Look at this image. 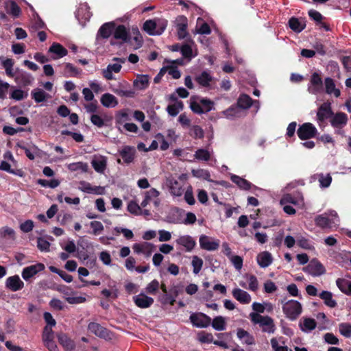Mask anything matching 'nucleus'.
Wrapping results in <instances>:
<instances>
[{
  "instance_id": "nucleus-63",
  "label": "nucleus",
  "mask_w": 351,
  "mask_h": 351,
  "mask_svg": "<svg viewBox=\"0 0 351 351\" xmlns=\"http://www.w3.org/2000/svg\"><path fill=\"white\" fill-rule=\"evenodd\" d=\"M54 339L53 331L51 327L46 326L44 328L43 333V343L53 341Z\"/></svg>"
},
{
  "instance_id": "nucleus-59",
  "label": "nucleus",
  "mask_w": 351,
  "mask_h": 351,
  "mask_svg": "<svg viewBox=\"0 0 351 351\" xmlns=\"http://www.w3.org/2000/svg\"><path fill=\"white\" fill-rule=\"evenodd\" d=\"M159 287V282L157 280H153L150 283H149L147 285L145 291L147 293L154 295L158 291Z\"/></svg>"
},
{
  "instance_id": "nucleus-15",
  "label": "nucleus",
  "mask_w": 351,
  "mask_h": 351,
  "mask_svg": "<svg viewBox=\"0 0 351 351\" xmlns=\"http://www.w3.org/2000/svg\"><path fill=\"white\" fill-rule=\"evenodd\" d=\"M199 246L202 249L207 251H214L219 248V241L202 234L199 239Z\"/></svg>"
},
{
  "instance_id": "nucleus-43",
  "label": "nucleus",
  "mask_w": 351,
  "mask_h": 351,
  "mask_svg": "<svg viewBox=\"0 0 351 351\" xmlns=\"http://www.w3.org/2000/svg\"><path fill=\"white\" fill-rule=\"evenodd\" d=\"M290 28L295 32H302L305 27V23L297 18L292 17L289 21Z\"/></svg>"
},
{
  "instance_id": "nucleus-12",
  "label": "nucleus",
  "mask_w": 351,
  "mask_h": 351,
  "mask_svg": "<svg viewBox=\"0 0 351 351\" xmlns=\"http://www.w3.org/2000/svg\"><path fill=\"white\" fill-rule=\"evenodd\" d=\"M331 104L330 102H324L317 109V121L320 125L326 119H330L332 115Z\"/></svg>"
},
{
  "instance_id": "nucleus-37",
  "label": "nucleus",
  "mask_w": 351,
  "mask_h": 351,
  "mask_svg": "<svg viewBox=\"0 0 351 351\" xmlns=\"http://www.w3.org/2000/svg\"><path fill=\"white\" fill-rule=\"evenodd\" d=\"M149 77L147 75H138L134 81V86L138 90H143L148 87Z\"/></svg>"
},
{
  "instance_id": "nucleus-6",
  "label": "nucleus",
  "mask_w": 351,
  "mask_h": 351,
  "mask_svg": "<svg viewBox=\"0 0 351 351\" xmlns=\"http://www.w3.org/2000/svg\"><path fill=\"white\" fill-rule=\"evenodd\" d=\"M88 330L97 337L105 340H111L112 339V332L98 323H89L88 325Z\"/></svg>"
},
{
  "instance_id": "nucleus-57",
  "label": "nucleus",
  "mask_w": 351,
  "mask_h": 351,
  "mask_svg": "<svg viewBox=\"0 0 351 351\" xmlns=\"http://www.w3.org/2000/svg\"><path fill=\"white\" fill-rule=\"evenodd\" d=\"M128 210L135 215H141L142 214L141 206L135 201H130L128 203Z\"/></svg>"
},
{
  "instance_id": "nucleus-4",
  "label": "nucleus",
  "mask_w": 351,
  "mask_h": 351,
  "mask_svg": "<svg viewBox=\"0 0 351 351\" xmlns=\"http://www.w3.org/2000/svg\"><path fill=\"white\" fill-rule=\"evenodd\" d=\"M167 25L165 19L147 20L143 24V29L149 35L156 36L162 34Z\"/></svg>"
},
{
  "instance_id": "nucleus-54",
  "label": "nucleus",
  "mask_w": 351,
  "mask_h": 351,
  "mask_svg": "<svg viewBox=\"0 0 351 351\" xmlns=\"http://www.w3.org/2000/svg\"><path fill=\"white\" fill-rule=\"evenodd\" d=\"M240 110L238 106H232L227 110L223 112V114L228 119H233L234 117H239Z\"/></svg>"
},
{
  "instance_id": "nucleus-51",
  "label": "nucleus",
  "mask_w": 351,
  "mask_h": 351,
  "mask_svg": "<svg viewBox=\"0 0 351 351\" xmlns=\"http://www.w3.org/2000/svg\"><path fill=\"white\" fill-rule=\"evenodd\" d=\"M8 12L14 17H18L21 14V8L14 1H10L6 5Z\"/></svg>"
},
{
  "instance_id": "nucleus-17",
  "label": "nucleus",
  "mask_w": 351,
  "mask_h": 351,
  "mask_svg": "<svg viewBox=\"0 0 351 351\" xmlns=\"http://www.w3.org/2000/svg\"><path fill=\"white\" fill-rule=\"evenodd\" d=\"M14 77L16 83L24 86L32 84L34 80L30 73L19 69H16Z\"/></svg>"
},
{
  "instance_id": "nucleus-24",
  "label": "nucleus",
  "mask_w": 351,
  "mask_h": 351,
  "mask_svg": "<svg viewBox=\"0 0 351 351\" xmlns=\"http://www.w3.org/2000/svg\"><path fill=\"white\" fill-rule=\"evenodd\" d=\"M187 19L185 16H180L179 17L177 18L176 27L178 36L179 39H184L187 36Z\"/></svg>"
},
{
  "instance_id": "nucleus-48",
  "label": "nucleus",
  "mask_w": 351,
  "mask_h": 351,
  "mask_svg": "<svg viewBox=\"0 0 351 351\" xmlns=\"http://www.w3.org/2000/svg\"><path fill=\"white\" fill-rule=\"evenodd\" d=\"M210 324L217 331H222L226 329V319L222 316L215 317Z\"/></svg>"
},
{
  "instance_id": "nucleus-18",
  "label": "nucleus",
  "mask_w": 351,
  "mask_h": 351,
  "mask_svg": "<svg viewBox=\"0 0 351 351\" xmlns=\"http://www.w3.org/2000/svg\"><path fill=\"white\" fill-rule=\"evenodd\" d=\"M44 269L45 265L43 263H36L23 268L21 275L23 278L27 281Z\"/></svg>"
},
{
  "instance_id": "nucleus-64",
  "label": "nucleus",
  "mask_w": 351,
  "mask_h": 351,
  "mask_svg": "<svg viewBox=\"0 0 351 351\" xmlns=\"http://www.w3.org/2000/svg\"><path fill=\"white\" fill-rule=\"evenodd\" d=\"M235 269L238 271L241 270L243 267V258L240 256L232 255L229 258Z\"/></svg>"
},
{
  "instance_id": "nucleus-53",
  "label": "nucleus",
  "mask_w": 351,
  "mask_h": 351,
  "mask_svg": "<svg viewBox=\"0 0 351 351\" xmlns=\"http://www.w3.org/2000/svg\"><path fill=\"white\" fill-rule=\"evenodd\" d=\"M191 265L193 267V272L198 274L203 266V260L197 256H193L192 258Z\"/></svg>"
},
{
  "instance_id": "nucleus-45",
  "label": "nucleus",
  "mask_w": 351,
  "mask_h": 351,
  "mask_svg": "<svg viewBox=\"0 0 351 351\" xmlns=\"http://www.w3.org/2000/svg\"><path fill=\"white\" fill-rule=\"evenodd\" d=\"M319 297L324 301L326 306L334 308L337 306V302L332 299V294L331 292L328 291H323L320 294Z\"/></svg>"
},
{
  "instance_id": "nucleus-40",
  "label": "nucleus",
  "mask_w": 351,
  "mask_h": 351,
  "mask_svg": "<svg viewBox=\"0 0 351 351\" xmlns=\"http://www.w3.org/2000/svg\"><path fill=\"white\" fill-rule=\"evenodd\" d=\"M315 176L318 180L321 188H328L332 182V177L330 173H317Z\"/></svg>"
},
{
  "instance_id": "nucleus-33",
  "label": "nucleus",
  "mask_w": 351,
  "mask_h": 351,
  "mask_svg": "<svg viewBox=\"0 0 351 351\" xmlns=\"http://www.w3.org/2000/svg\"><path fill=\"white\" fill-rule=\"evenodd\" d=\"M101 104L106 108H114L118 104V100L110 93L104 94L100 99Z\"/></svg>"
},
{
  "instance_id": "nucleus-55",
  "label": "nucleus",
  "mask_w": 351,
  "mask_h": 351,
  "mask_svg": "<svg viewBox=\"0 0 351 351\" xmlns=\"http://www.w3.org/2000/svg\"><path fill=\"white\" fill-rule=\"evenodd\" d=\"M339 330L341 335L346 338L351 337V324L341 323L339 325Z\"/></svg>"
},
{
  "instance_id": "nucleus-52",
  "label": "nucleus",
  "mask_w": 351,
  "mask_h": 351,
  "mask_svg": "<svg viewBox=\"0 0 351 351\" xmlns=\"http://www.w3.org/2000/svg\"><path fill=\"white\" fill-rule=\"evenodd\" d=\"M210 152L206 149H199L194 154L195 159L202 161H208L210 159Z\"/></svg>"
},
{
  "instance_id": "nucleus-26",
  "label": "nucleus",
  "mask_w": 351,
  "mask_h": 351,
  "mask_svg": "<svg viewBox=\"0 0 351 351\" xmlns=\"http://www.w3.org/2000/svg\"><path fill=\"white\" fill-rule=\"evenodd\" d=\"M91 165L94 168L95 171L102 173L104 172L106 165H107V160L105 156H95L91 161Z\"/></svg>"
},
{
  "instance_id": "nucleus-31",
  "label": "nucleus",
  "mask_w": 351,
  "mask_h": 351,
  "mask_svg": "<svg viewBox=\"0 0 351 351\" xmlns=\"http://www.w3.org/2000/svg\"><path fill=\"white\" fill-rule=\"evenodd\" d=\"M237 336L243 343L250 346L255 344L254 337L244 329L239 328L237 332Z\"/></svg>"
},
{
  "instance_id": "nucleus-25",
  "label": "nucleus",
  "mask_w": 351,
  "mask_h": 351,
  "mask_svg": "<svg viewBox=\"0 0 351 351\" xmlns=\"http://www.w3.org/2000/svg\"><path fill=\"white\" fill-rule=\"evenodd\" d=\"M232 294V296L241 304H247L251 302V295L247 291L241 289H233Z\"/></svg>"
},
{
  "instance_id": "nucleus-61",
  "label": "nucleus",
  "mask_w": 351,
  "mask_h": 351,
  "mask_svg": "<svg viewBox=\"0 0 351 351\" xmlns=\"http://www.w3.org/2000/svg\"><path fill=\"white\" fill-rule=\"evenodd\" d=\"M297 243L300 247L305 250H312L314 248L309 240L304 237H297Z\"/></svg>"
},
{
  "instance_id": "nucleus-35",
  "label": "nucleus",
  "mask_w": 351,
  "mask_h": 351,
  "mask_svg": "<svg viewBox=\"0 0 351 351\" xmlns=\"http://www.w3.org/2000/svg\"><path fill=\"white\" fill-rule=\"evenodd\" d=\"M324 84L327 94H333L336 97H339L340 96V90L335 88L334 80L332 78L326 77L324 81Z\"/></svg>"
},
{
  "instance_id": "nucleus-21",
  "label": "nucleus",
  "mask_w": 351,
  "mask_h": 351,
  "mask_svg": "<svg viewBox=\"0 0 351 351\" xmlns=\"http://www.w3.org/2000/svg\"><path fill=\"white\" fill-rule=\"evenodd\" d=\"M5 287L12 291H17L24 287V282L21 280L19 276L14 275L6 279Z\"/></svg>"
},
{
  "instance_id": "nucleus-32",
  "label": "nucleus",
  "mask_w": 351,
  "mask_h": 351,
  "mask_svg": "<svg viewBox=\"0 0 351 351\" xmlns=\"http://www.w3.org/2000/svg\"><path fill=\"white\" fill-rule=\"evenodd\" d=\"M136 149L133 147L125 146L120 151V155L125 163H130L134 160Z\"/></svg>"
},
{
  "instance_id": "nucleus-56",
  "label": "nucleus",
  "mask_w": 351,
  "mask_h": 351,
  "mask_svg": "<svg viewBox=\"0 0 351 351\" xmlns=\"http://www.w3.org/2000/svg\"><path fill=\"white\" fill-rule=\"evenodd\" d=\"M190 135L195 138H202L204 135V130L199 125H193L190 128Z\"/></svg>"
},
{
  "instance_id": "nucleus-58",
  "label": "nucleus",
  "mask_w": 351,
  "mask_h": 351,
  "mask_svg": "<svg viewBox=\"0 0 351 351\" xmlns=\"http://www.w3.org/2000/svg\"><path fill=\"white\" fill-rule=\"evenodd\" d=\"M192 174L193 176L198 178H202L204 180L210 181V173L208 170L205 169H196V170H192Z\"/></svg>"
},
{
  "instance_id": "nucleus-47",
  "label": "nucleus",
  "mask_w": 351,
  "mask_h": 351,
  "mask_svg": "<svg viewBox=\"0 0 351 351\" xmlns=\"http://www.w3.org/2000/svg\"><path fill=\"white\" fill-rule=\"evenodd\" d=\"M184 108L182 101H176V103L169 105L167 111L169 115L176 117Z\"/></svg>"
},
{
  "instance_id": "nucleus-7",
  "label": "nucleus",
  "mask_w": 351,
  "mask_h": 351,
  "mask_svg": "<svg viewBox=\"0 0 351 351\" xmlns=\"http://www.w3.org/2000/svg\"><path fill=\"white\" fill-rule=\"evenodd\" d=\"M297 133L301 140H307L315 137L317 130L311 123H305L299 127Z\"/></svg>"
},
{
  "instance_id": "nucleus-62",
  "label": "nucleus",
  "mask_w": 351,
  "mask_h": 351,
  "mask_svg": "<svg viewBox=\"0 0 351 351\" xmlns=\"http://www.w3.org/2000/svg\"><path fill=\"white\" fill-rule=\"evenodd\" d=\"M350 281L343 278H338L336 280V284L338 288L341 290V292L345 294H348V287H349Z\"/></svg>"
},
{
  "instance_id": "nucleus-42",
  "label": "nucleus",
  "mask_w": 351,
  "mask_h": 351,
  "mask_svg": "<svg viewBox=\"0 0 351 351\" xmlns=\"http://www.w3.org/2000/svg\"><path fill=\"white\" fill-rule=\"evenodd\" d=\"M253 104L251 97L245 94L241 95L237 101V106L242 109H248Z\"/></svg>"
},
{
  "instance_id": "nucleus-19",
  "label": "nucleus",
  "mask_w": 351,
  "mask_h": 351,
  "mask_svg": "<svg viewBox=\"0 0 351 351\" xmlns=\"http://www.w3.org/2000/svg\"><path fill=\"white\" fill-rule=\"evenodd\" d=\"M304 269L314 276L324 274L326 271L322 264L316 259H313Z\"/></svg>"
},
{
  "instance_id": "nucleus-2",
  "label": "nucleus",
  "mask_w": 351,
  "mask_h": 351,
  "mask_svg": "<svg viewBox=\"0 0 351 351\" xmlns=\"http://www.w3.org/2000/svg\"><path fill=\"white\" fill-rule=\"evenodd\" d=\"M249 317L254 324L259 326L263 332L274 334L276 332V326L272 317L256 313H250Z\"/></svg>"
},
{
  "instance_id": "nucleus-46",
  "label": "nucleus",
  "mask_w": 351,
  "mask_h": 351,
  "mask_svg": "<svg viewBox=\"0 0 351 351\" xmlns=\"http://www.w3.org/2000/svg\"><path fill=\"white\" fill-rule=\"evenodd\" d=\"M67 168L71 171L86 172L88 169V165L86 162H77L69 164Z\"/></svg>"
},
{
  "instance_id": "nucleus-14",
  "label": "nucleus",
  "mask_w": 351,
  "mask_h": 351,
  "mask_svg": "<svg viewBox=\"0 0 351 351\" xmlns=\"http://www.w3.org/2000/svg\"><path fill=\"white\" fill-rule=\"evenodd\" d=\"M323 82L317 73H313L311 75L310 83L308 86V91L313 95H317L322 91Z\"/></svg>"
},
{
  "instance_id": "nucleus-11",
  "label": "nucleus",
  "mask_w": 351,
  "mask_h": 351,
  "mask_svg": "<svg viewBox=\"0 0 351 351\" xmlns=\"http://www.w3.org/2000/svg\"><path fill=\"white\" fill-rule=\"evenodd\" d=\"M144 199L141 204L143 208L146 207L149 203L153 202L156 207L159 206L160 201L158 198L160 192L154 188H152L149 191L144 192Z\"/></svg>"
},
{
  "instance_id": "nucleus-28",
  "label": "nucleus",
  "mask_w": 351,
  "mask_h": 351,
  "mask_svg": "<svg viewBox=\"0 0 351 351\" xmlns=\"http://www.w3.org/2000/svg\"><path fill=\"white\" fill-rule=\"evenodd\" d=\"M32 98L35 101L36 103H41L46 101L51 98V95L47 93L42 88H36L31 92Z\"/></svg>"
},
{
  "instance_id": "nucleus-16",
  "label": "nucleus",
  "mask_w": 351,
  "mask_h": 351,
  "mask_svg": "<svg viewBox=\"0 0 351 351\" xmlns=\"http://www.w3.org/2000/svg\"><path fill=\"white\" fill-rule=\"evenodd\" d=\"M348 119V115L346 113L339 112L336 114L332 113L330 122L333 128L341 129L347 125Z\"/></svg>"
},
{
  "instance_id": "nucleus-49",
  "label": "nucleus",
  "mask_w": 351,
  "mask_h": 351,
  "mask_svg": "<svg viewBox=\"0 0 351 351\" xmlns=\"http://www.w3.org/2000/svg\"><path fill=\"white\" fill-rule=\"evenodd\" d=\"M80 73L79 70L71 63H66L62 75L66 77H75Z\"/></svg>"
},
{
  "instance_id": "nucleus-41",
  "label": "nucleus",
  "mask_w": 351,
  "mask_h": 351,
  "mask_svg": "<svg viewBox=\"0 0 351 351\" xmlns=\"http://www.w3.org/2000/svg\"><path fill=\"white\" fill-rule=\"evenodd\" d=\"M231 180L243 190H250L252 186V184L250 182L236 175L231 176Z\"/></svg>"
},
{
  "instance_id": "nucleus-44",
  "label": "nucleus",
  "mask_w": 351,
  "mask_h": 351,
  "mask_svg": "<svg viewBox=\"0 0 351 351\" xmlns=\"http://www.w3.org/2000/svg\"><path fill=\"white\" fill-rule=\"evenodd\" d=\"M196 32L199 34H210L211 30L207 23L204 22L202 19L198 18L197 20Z\"/></svg>"
},
{
  "instance_id": "nucleus-36",
  "label": "nucleus",
  "mask_w": 351,
  "mask_h": 351,
  "mask_svg": "<svg viewBox=\"0 0 351 351\" xmlns=\"http://www.w3.org/2000/svg\"><path fill=\"white\" fill-rule=\"evenodd\" d=\"M1 61V65L5 71V73L10 77H14L15 73L13 71V66L14 61L11 58H5L3 57L0 58Z\"/></svg>"
},
{
  "instance_id": "nucleus-50",
  "label": "nucleus",
  "mask_w": 351,
  "mask_h": 351,
  "mask_svg": "<svg viewBox=\"0 0 351 351\" xmlns=\"http://www.w3.org/2000/svg\"><path fill=\"white\" fill-rule=\"evenodd\" d=\"M247 280L249 285L247 289L252 291H256L258 289V282L257 278L254 275L246 274L244 276Z\"/></svg>"
},
{
  "instance_id": "nucleus-38",
  "label": "nucleus",
  "mask_w": 351,
  "mask_h": 351,
  "mask_svg": "<svg viewBox=\"0 0 351 351\" xmlns=\"http://www.w3.org/2000/svg\"><path fill=\"white\" fill-rule=\"evenodd\" d=\"M153 248V245L144 242L143 243H135L133 245V250L134 252L137 254H146L147 253V255H149Z\"/></svg>"
},
{
  "instance_id": "nucleus-22",
  "label": "nucleus",
  "mask_w": 351,
  "mask_h": 351,
  "mask_svg": "<svg viewBox=\"0 0 351 351\" xmlns=\"http://www.w3.org/2000/svg\"><path fill=\"white\" fill-rule=\"evenodd\" d=\"M79 189L84 193L103 195L105 193V189L100 186H93L90 183L82 181L80 182Z\"/></svg>"
},
{
  "instance_id": "nucleus-39",
  "label": "nucleus",
  "mask_w": 351,
  "mask_h": 351,
  "mask_svg": "<svg viewBox=\"0 0 351 351\" xmlns=\"http://www.w3.org/2000/svg\"><path fill=\"white\" fill-rule=\"evenodd\" d=\"M213 80V77L208 71H203L195 77V81L204 87H208Z\"/></svg>"
},
{
  "instance_id": "nucleus-13",
  "label": "nucleus",
  "mask_w": 351,
  "mask_h": 351,
  "mask_svg": "<svg viewBox=\"0 0 351 351\" xmlns=\"http://www.w3.org/2000/svg\"><path fill=\"white\" fill-rule=\"evenodd\" d=\"M113 37L117 40H120L122 43H131L130 33L123 25H119L116 27L114 26Z\"/></svg>"
},
{
  "instance_id": "nucleus-5",
  "label": "nucleus",
  "mask_w": 351,
  "mask_h": 351,
  "mask_svg": "<svg viewBox=\"0 0 351 351\" xmlns=\"http://www.w3.org/2000/svg\"><path fill=\"white\" fill-rule=\"evenodd\" d=\"M113 61L116 62L113 64H109L107 67L102 70L101 73L107 80H112L114 79L113 73H118L122 68V64H124L126 59L124 58H113Z\"/></svg>"
},
{
  "instance_id": "nucleus-29",
  "label": "nucleus",
  "mask_w": 351,
  "mask_h": 351,
  "mask_svg": "<svg viewBox=\"0 0 351 351\" xmlns=\"http://www.w3.org/2000/svg\"><path fill=\"white\" fill-rule=\"evenodd\" d=\"M256 260L261 267L265 268L271 264L273 258L269 252L265 251L258 254Z\"/></svg>"
},
{
  "instance_id": "nucleus-8",
  "label": "nucleus",
  "mask_w": 351,
  "mask_h": 351,
  "mask_svg": "<svg viewBox=\"0 0 351 351\" xmlns=\"http://www.w3.org/2000/svg\"><path fill=\"white\" fill-rule=\"evenodd\" d=\"M177 245L186 252H191L196 246L195 239L189 234L180 235L175 241Z\"/></svg>"
},
{
  "instance_id": "nucleus-34",
  "label": "nucleus",
  "mask_w": 351,
  "mask_h": 351,
  "mask_svg": "<svg viewBox=\"0 0 351 351\" xmlns=\"http://www.w3.org/2000/svg\"><path fill=\"white\" fill-rule=\"evenodd\" d=\"M49 52L53 53L55 56L53 59L62 58L67 54V50L64 48L60 44L54 43L49 49Z\"/></svg>"
},
{
  "instance_id": "nucleus-30",
  "label": "nucleus",
  "mask_w": 351,
  "mask_h": 351,
  "mask_svg": "<svg viewBox=\"0 0 351 351\" xmlns=\"http://www.w3.org/2000/svg\"><path fill=\"white\" fill-rule=\"evenodd\" d=\"M316 322L314 319L304 317L300 320L299 326L302 331L306 333L311 332L316 328Z\"/></svg>"
},
{
  "instance_id": "nucleus-23",
  "label": "nucleus",
  "mask_w": 351,
  "mask_h": 351,
  "mask_svg": "<svg viewBox=\"0 0 351 351\" xmlns=\"http://www.w3.org/2000/svg\"><path fill=\"white\" fill-rule=\"evenodd\" d=\"M114 23L112 22L106 23L103 24L99 29L96 39L99 40L100 38H108L111 34H113Z\"/></svg>"
},
{
  "instance_id": "nucleus-1",
  "label": "nucleus",
  "mask_w": 351,
  "mask_h": 351,
  "mask_svg": "<svg viewBox=\"0 0 351 351\" xmlns=\"http://www.w3.org/2000/svg\"><path fill=\"white\" fill-rule=\"evenodd\" d=\"M339 221L340 219L337 213L334 210H330L316 216L315 218V225L322 229L337 228Z\"/></svg>"
},
{
  "instance_id": "nucleus-27",
  "label": "nucleus",
  "mask_w": 351,
  "mask_h": 351,
  "mask_svg": "<svg viewBox=\"0 0 351 351\" xmlns=\"http://www.w3.org/2000/svg\"><path fill=\"white\" fill-rule=\"evenodd\" d=\"M60 344L66 351H73L75 349V343L66 334L60 333L57 335Z\"/></svg>"
},
{
  "instance_id": "nucleus-10",
  "label": "nucleus",
  "mask_w": 351,
  "mask_h": 351,
  "mask_svg": "<svg viewBox=\"0 0 351 351\" xmlns=\"http://www.w3.org/2000/svg\"><path fill=\"white\" fill-rule=\"evenodd\" d=\"M166 185L167 186L171 195L174 197H181L184 192L183 185L172 177L166 178Z\"/></svg>"
},
{
  "instance_id": "nucleus-20",
  "label": "nucleus",
  "mask_w": 351,
  "mask_h": 351,
  "mask_svg": "<svg viewBox=\"0 0 351 351\" xmlns=\"http://www.w3.org/2000/svg\"><path fill=\"white\" fill-rule=\"evenodd\" d=\"M134 304L141 308H147L154 304V299L145 293H140L133 297Z\"/></svg>"
},
{
  "instance_id": "nucleus-60",
  "label": "nucleus",
  "mask_w": 351,
  "mask_h": 351,
  "mask_svg": "<svg viewBox=\"0 0 351 351\" xmlns=\"http://www.w3.org/2000/svg\"><path fill=\"white\" fill-rule=\"evenodd\" d=\"M14 230L8 226L3 227L0 229V236L7 239H14Z\"/></svg>"
},
{
  "instance_id": "nucleus-3",
  "label": "nucleus",
  "mask_w": 351,
  "mask_h": 351,
  "mask_svg": "<svg viewBox=\"0 0 351 351\" xmlns=\"http://www.w3.org/2000/svg\"><path fill=\"white\" fill-rule=\"evenodd\" d=\"M282 306V311L285 316L290 320H295L302 313V307L301 304L294 300H291L287 302L280 300Z\"/></svg>"
},
{
  "instance_id": "nucleus-9",
  "label": "nucleus",
  "mask_w": 351,
  "mask_h": 351,
  "mask_svg": "<svg viewBox=\"0 0 351 351\" xmlns=\"http://www.w3.org/2000/svg\"><path fill=\"white\" fill-rule=\"evenodd\" d=\"M190 321L197 328H207L211 324V318L202 313H192Z\"/></svg>"
}]
</instances>
